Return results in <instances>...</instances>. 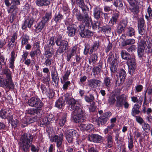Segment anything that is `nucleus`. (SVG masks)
Masks as SVG:
<instances>
[{"label":"nucleus","instance_id":"nucleus-1","mask_svg":"<svg viewBox=\"0 0 152 152\" xmlns=\"http://www.w3.org/2000/svg\"><path fill=\"white\" fill-rule=\"evenodd\" d=\"M68 109L73 110L74 119L76 123L83 122L86 118L87 114L82 106V101L80 99L77 101L73 98H71L67 102Z\"/></svg>","mask_w":152,"mask_h":152},{"label":"nucleus","instance_id":"nucleus-2","mask_svg":"<svg viewBox=\"0 0 152 152\" xmlns=\"http://www.w3.org/2000/svg\"><path fill=\"white\" fill-rule=\"evenodd\" d=\"M33 140V135L30 133H25L22 135L19 142L21 150L24 152H27L29 151V147H31V150L32 152H38L39 149L37 147L34 145H31Z\"/></svg>","mask_w":152,"mask_h":152},{"label":"nucleus","instance_id":"nucleus-3","mask_svg":"<svg viewBox=\"0 0 152 152\" xmlns=\"http://www.w3.org/2000/svg\"><path fill=\"white\" fill-rule=\"evenodd\" d=\"M2 75H6V79L1 84V86L4 88H10L13 87L14 84L12 81V72L7 67H5L2 70Z\"/></svg>","mask_w":152,"mask_h":152},{"label":"nucleus","instance_id":"nucleus-4","mask_svg":"<svg viewBox=\"0 0 152 152\" xmlns=\"http://www.w3.org/2000/svg\"><path fill=\"white\" fill-rule=\"evenodd\" d=\"M62 36H59L56 41V44L58 46H60L58 50L60 53H63L67 50L69 47L67 41L61 39Z\"/></svg>","mask_w":152,"mask_h":152},{"label":"nucleus","instance_id":"nucleus-5","mask_svg":"<svg viewBox=\"0 0 152 152\" xmlns=\"http://www.w3.org/2000/svg\"><path fill=\"white\" fill-rule=\"evenodd\" d=\"M74 16H75L77 19L79 21H83V22H85V23L89 24L90 22H91V19L89 17L87 12L86 13L84 11V13L86 14L84 17L82 16L80 13L77 9H74L73 11Z\"/></svg>","mask_w":152,"mask_h":152},{"label":"nucleus","instance_id":"nucleus-6","mask_svg":"<svg viewBox=\"0 0 152 152\" xmlns=\"http://www.w3.org/2000/svg\"><path fill=\"white\" fill-rule=\"evenodd\" d=\"M120 90H118L115 92V98L116 102L115 106L116 107H122V104L125 100H127V99L126 95L124 94L119 95Z\"/></svg>","mask_w":152,"mask_h":152},{"label":"nucleus","instance_id":"nucleus-7","mask_svg":"<svg viewBox=\"0 0 152 152\" xmlns=\"http://www.w3.org/2000/svg\"><path fill=\"white\" fill-rule=\"evenodd\" d=\"M28 104L32 107L37 108L38 109H42L43 106V104L38 98L32 97L28 100Z\"/></svg>","mask_w":152,"mask_h":152},{"label":"nucleus","instance_id":"nucleus-8","mask_svg":"<svg viewBox=\"0 0 152 152\" xmlns=\"http://www.w3.org/2000/svg\"><path fill=\"white\" fill-rule=\"evenodd\" d=\"M78 31L80 36L82 37H90L93 35V33L88 29H85L84 25H81L77 28Z\"/></svg>","mask_w":152,"mask_h":152},{"label":"nucleus","instance_id":"nucleus-9","mask_svg":"<svg viewBox=\"0 0 152 152\" xmlns=\"http://www.w3.org/2000/svg\"><path fill=\"white\" fill-rule=\"evenodd\" d=\"M127 64L129 68V73L131 75H133L135 73L136 65L134 58H131L128 60Z\"/></svg>","mask_w":152,"mask_h":152},{"label":"nucleus","instance_id":"nucleus-10","mask_svg":"<svg viewBox=\"0 0 152 152\" xmlns=\"http://www.w3.org/2000/svg\"><path fill=\"white\" fill-rule=\"evenodd\" d=\"M148 43L145 40H141L138 44L137 50V54L139 58H141L144 56V49L146 45Z\"/></svg>","mask_w":152,"mask_h":152},{"label":"nucleus","instance_id":"nucleus-11","mask_svg":"<svg viewBox=\"0 0 152 152\" xmlns=\"http://www.w3.org/2000/svg\"><path fill=\"white\" fill-rule=\"evenodd\" d=\"M77 133V131L73 129L68 130L66 132V138L69 143L72 142L73 137L76 136Z\"/></svg>","mask_w":152,"mask_h":152},{"label":"nucleus","instance_id":"nucleus-12","mask_svg":"<svg viewBox=\"0 0 152 152\" xmlns=\"http://www.w3.org/2000/svg\"><path fill=\"white\" fill-rule=\"evenodd\" d=\"M63 135L61 133L59 135H55L53 136L52 139V141L56 142V146L58 148H60L62 147L63 140Z\"/></svg>","mask_w":152,"mask_h":152},{"label":"nucleus","instance_id":"nucleus-13","mask_svg":"<svg viewBox=\"0 0 152 152\" xmlns=\"http://www.w3.org/2000/svg\"><path fill=\"white\" fill-rule=\"evenodd\" d=\"M0 117L3 118L12 120V114L9 110L2 109L0 111Z\"/></svg>","mask_w":152,"mask_h":152},{"label":"nucleus","instance_id":"nucleus-14","mask_svg":"<svg viewBox=\"0 0 152 152\" xmlns=\"http://www.w3.org/2000/svg\"><path fill=\"white\" fill-rule=\"evenodd\" d=\"M88 83L89 87L92 88H96L101 86L102 82L99 80L93 79L88 80Z\"/></svg>","mask_w":152,"mask_h":152},{"label":"nucleus","instance_id":"nucleus-15","mask_svg":"<svg viewBox=\"0 0 152 152\" xmlns=\"http://www.w3.org/2000/svg\"><path fill=\"white\" fill-rule=\"evenodd\" d=\"M142 100L140 99L138 102V104H135L132 108L131 114L133 116H135L136 115H138L140 113L139 110L142 104Z\"/></svg>","mask_w":152,"mask_h":152},{"label":"nucleus","instance_id":"nucleus-16","mask_svg":"<svg viewBox=\"0 0 152 152\" xmlns=\"http://www.w3.org/2000/svg\"><path fill=\"white\" fill-rule=\"evenodd\" d=\"M89 139L95 143H99L102 142L103 137L98 134H94L90 136Z\"/></svg>","mask_w":152,"mask_h":152},{"label":"nucleus","instance_id":"nucleus-17","mask_svg":"<svg viewBox=\"0 0 152 152\" xmlns=\"http://www.w3.org/2000/svg\"><path fill=\"white\" fill-rule=\"evenodd\" d=\"M42 112V109L31 108L26 110V113L31 115H34L36 114L37 115H40Z\"/></svg>","mask_w":152,"mask_h":152},{"label":"nucleus","instance_id":"nucleus-18","mask_svg":"<svg viewBox=\"0 0 152 152\" xmlns=\"http://www.w3.org/2000/svg\"><path fill=\"white\" fill-rule=\"evenodd\" d=\"M18 11V8L15 5H12L11 6L10 8L7 10L8 13H12L10 17V20L12 21L14 19V16Z\"/></svg>","mask_w":152,"mask_h":152},{"label":"nucleus","instance_id":"nucleus-19","mask_svg":"<svg viewBox=\"0 0 152 152\" xmlns=\"http://www.w3.org/2000/svg\"><path fill=\"white\" fill-rule=\"evenodd\" d=\"M102 13V9L99 7H96L94 9V16L96 20H98L100 18L101 14Z\"/></svg>","mask_w":152,"mask_h":152},{"label":"nucleus","instance_id":"nucleus-20","mask_svg":"<svg viewBox=\"0 0 152 152\" xmlns=\"http://www.w3.org/2000/svg\"><path fill=\"white\" fill-rule=\"evenodd\" d=\"M34 21L33 19L32 18L26 19L22 25V29H25L27 27L30 28L33 24Z\"/></svg>","mask_w":152,"mask_h":152},{"label":"nucleus","instance_id":"nucleus-21","mask_svg":"<svg viewBox=\"0 0 152 152\" xmlns=\"http://www.w3.org/2000/svg\"><path fill=\"white\" fill-rule=\"evenodd\" d=\"M76 2L83 11H85L86 13L88 12V10H87L88 7L85 5L83 0H76Z\"/></svg>","mask_w":152,"mask_h":152},{"label":"nucleus","instance_id":"nucleus-22","mask_svg":"<svg viewBox=\"0 0 152 152\" xmlns=\"http://www.w3.org/2000/svg\"><path fill=\"white\" fill-rule=\"evenodd\" d=\"M77 50V48L76 46H74L72 48L70 52L67 53L66 60L69 61L72 56L75 55L76 54Z\"/></svg>","mask_w":152,"mask_h":152},{"label":"nucleus","instance_id":"nucleus-23","mask_svg":"<svg viewBox=\"0 0 152 152\" xmlns=\"http://www.w3.org/2000/svg\"><path fill=\"white\" fill-rule=\"evenodd\" d=\"M50 2L48 0H36V3L39 7L46 6L50 4Z\"/></svg>","mask_w":152,"mask_h":152},{"label":"nucleus","instance_id":"nucleus-24","mask_svg":"<svg viewBox=\"0 0 152 152\" xmlns=\"http://www.w3.org/2000/svg\"><path fill=\"white\" fill-rule=\"evenodd\" d=\"M15 53L14 51H12L11 53V58L10 60L9 66V67L12 69L14 67V62L15 60Z\"/></svg>","mask_w":152,"mask_h":152},{"label":"nucleus","instance_id":"nucleus-25","mask_svg":"<svg viewBox=\"0 0 152 152\" xmlns=\"http://www.w3.org/2000/svg\"><path fill=\"white\" fill-rule=\"evenodd\" d=\"M119 17V14L117 13H114L109 22V23L112 26L114 24L116 23Z\"/></svg>","mask_w":152,"mask_h":152},{"label":"nucleus","instance_id":"nucleus-26","mask_svg":"<svg viewBox=\"0 0 152 152\" xmlns=\"http://www.w3.org/2000/svg\"><path fill=\"white\" fill-rule=\"evenodd\" d=\"M67 29L68 31L67 33H68L69 36L72 37L75 35L76 30L73 26H68L67 28Z\"/></svg>","mask_w":152,"mask_h":152},{"label":"nucleus","instance_id":"nucleus-27","mask_svg":"<svg viewBox=\"0 0 152 152\" xmlns=\"http://www.w3.org/2000/svg\"><path fill=\"white\" fill-rule=\"evenodd\" d=\"M117 61L116 58L113 60L110 66V70L113 73H115L117 70Z\"/></svg>","mask_w":152,"mask_h":152},{"label":"nucleus","instance_id":"nucleus-28","mask_svg":"<svg viewBox=\"0 0 152 152\" xmlns=\"http://www.w3.org/2000/svg\"><path fill=\"white\" fill-rule=\"evenodd\" d=\"M51 18V13L50 12H46L43 17L42 21L46 23H47Z\"/></svg>","mask_w":152,"mask_h":152},{"label":"nucleus","instance_id":"nucleus-29","mask_svg":"<svg viewBox=\"0 0 152 152\" xmlns=\"http://www.w3.org/2000/svg\"><path fill=\"white\" fill-rule=\"evenodd\" d=\"M135 32V30L133 28L131 27H129L127 29L126 35L131 37L134 35Z\"/></svg>","mask_w":152,"mask_h":152},{"label":"nucleus","instance_id":"nucleus-30","mask_svg":"<svg viewBox=\"0 0 152 152\" xmlns=\"http://www.w3.org/2000/svg\"><path fill=\"white\" fill-rule=\"evenodd\" d=\"M98 58V56L96 54H92L91 56L89 59V64H91L92 63H93V64L95 63L97 61Z\"/></svg>","mask_w":152,"mask_h":152},{"label":"nucleus","instance_id":"nucleus-31","mask_svg":"<svg viewBox=\"0 0 152 152\" xmlns=\"http://www.w3.org/2000/svg\"><path fill=\"white\" fill-rule=\"evenodd\" d=\"M121 55L122 58L123 59L128 60L131 58L130 55L124 50H122L121 51Z\"/></svg>","mask_w":152,"mask_h":152},{"label":"nucleus","instance_id":"nucleus-32","mask_svg":"<svg viewBox=\"0 0 152 152\" xmlns=\"http://www.w3.org/2000/svg\"><path fill=\"white\" fill-rule=\"evenodd\" d=\"M67 115L66 113H64L63 114L60 120L59 124L61 126H63L65 123L66 121V117Z\"/></svg>","mask_w":152,"mask_h":152},{"label":"nucleus","instance_id":"nucleus-33","mask_svg":"<svg viewBox=\"0 0 152 152\" xmlns=\"http://www.w3.org/2000/svg\"><path fill=\"white\" fill-rule=\"evenodd\" d=\"M135 40L132 39H129L123 42H122L121 44L123 46L131 44H133L135 43Z\"/></svg>","mask_w":152,"mask_h":152},{"label":"nucleus","instance_id":"nucleus-34","mask_svg":"<svg viewBox=\"0 0 152 152\" xmlns=\"http://www.w3.org/2000/svg\"><path fill=\"white\" fill-rule=\"evenodd\" d=\"M133 139V137L130 135V138L129 139L128 148L131 151H132V149L134 147Z\"/></svg>","mask_w":152,"mask_h":152},{"label":"nucleus","instance_id":"nucleus-35","mask_svg":"<svg viewBox=\"0 0 152 152\" xmlns=\"http://www.w3.org/2000/svg\"><path fill=\"white\" fill-rule=\"evenodd\" d=\"M46 24L45 23L41 20L37 24V26L36 27L37 30L39 31H40L44 28Z\"/></svg>","mask_w":152,"mask_h":152},{"label":"nucleus","instance_id":"nucleus-36","mask_svg":"<svg viewBox=\"0 0 152 152\" xmlns=\"http://www.w3.org/2000/svg\"><path fill=\"white\" fill-rule=\"evenodd\" d=\"M85 101L88 103L94 102L93 101L94 99V96L92 94L89 95V96H85L84 97Z\"/></svg>","mask_w":152,"mask_h":152},{"label":"nucleus","instance_id":"nucleus-37","mask_svg":"<svg viewBox=\"0 0 152 152\" xmlns=\"http://www.w3.org/2000/svg\"><path fill=\"white\" fill-rule=\"evenodd\" d=\"M29 37L27 35H24L22 37L21 43L22 46L27 44L28 42Z\"/></svg>","mask_w":152,"mask_h":152},{"label":"nucleus","instance_id":"nucleus-38","mask_svg":"<svg viewBox=\"0 0 152 152\" xmlns=\"http://www.w3.org/2000/svg\"><path fill=\"white\" fill-rule=\"evenodd\" d=\"M64 102L61 99H58L56 102L55 105L58 108H61L63 106Z\"/></svg>","mask_w":152,"mask_h":152},{"label":"nucleus","instance_id":"nucleus-39","mask_svg":"<svg viewBox=\"0 0 152 152\" xmlns=\"http://www.w3.org/2000/svg\"><path fill=\"white\" fill-rule=\"evenodd\" d=\"M99 45V41H95L94 44L92 48L91 49L90 51V53H92L94 51L96 50L98 48Z\"/></svg>","mask_w":152,"mask_h":152},{"label":"nucleus","instance_id":"nucleus-40","mask_svg":"<svg viewBox=\"0 0 152 152\" xmlns=\"http://www.w3.org/2000/svg\"><path fill=\"white\" fill-rule=\"evenodd\" d=\"M145 17L147 20H148L149 18L151 19L152 18V10L150 7H148L147 9Z\"/></svg>","mask_w":152,"mask_h":152},{"label":"nucleus","instance_id":"nucleus-41","mask_svg":"<svg viewBox=\"0 0 152 152\" xmlns=\"http://www.w3.org/2000/svg\"><path fill=\"white\" fill-rule=\"evenodd\" d=\"M142 128L144 131L148 132L150 130V126L149 125L144 122L142 124Z\"/></svg>","mask_w":152,"mask_h":152},{"label":"nucleus","instance_id":"nucleus-42","mask_svg":"<svg viewBox=\"0 0 152 152\" xmlns=\"http://www.w3.org/2000/svg\"><path fill=\"white\" fill-rule=\"evenodd\" d=\"M41 53V51L39 49H37L34 51H31L30 52V56L33 58L35 55L39 56Z\"/></svg>","mask_w":152,"mask_h":152},{"label":"nucleus","instance_id":"nucleus-43","mask_svg":"<svg viewBox=\"0 0 152 152\" xmlns=\"http://www.w3.org/2000/svg\"><path fill=\"white\" fill-rule=\"evenodd\" d=\"M114 5L116 7H118L119 8L122 9L123 7L122 2L120 0H116L114 2Z\"/></svg>","mask_w":152,"mask_h":152},{"label":"nucleus","instance_id":"nucleus-44","mask_svg":"<svg viewBox=\"0 0 152 152\" xmlns=\"http://www.w3.org/2000/svg\"><path fill=\"white\" fill-rule=\"evenodd\" d=\"M116 99L113 96H110L108 99V103L110 105H113L116 103Z\"/></svg>","mask_w":152,"mask_h":152},{"label":"nucleus","instance_id":"nucleus-45","mask_svg":"<svg viewBox=\"0 0 152 152\" xmlns=\"http://www.w3.org/2000/svg\"><path fill=\"white\" fill-rule=\"evenodd\" d=\"M71 73V71L70 70H67L65 74L63 76V81L61 82V83H63V81H66V80H68L69 78V75Z\"/></svg>","mask_w":152,"mask_h":152},{"label":"nucleus","instance_id":"nucleus-46","mask_svg":"<svg viewBox=\"0 0 152 152\" xmlns=\"http://www.w3.org/2000/svg\"><path fill=\"white\" fill-rule=\"evenodd\" d=\"M111 80L109 77H107L104 79V84L107 87H110L111 84Z\"/></svg>","mask_w":152,"mask_h":152},{"label":"nucleus","instance_id":"nucleus-47","mask_svg":"<svg viewBox=\"0 0 152 152\" xmlns=\"http://www.w3.org/2000/svg\"><path fill=\"white\" fill-rule=\"evenodd\" d=\"M126 76V73L125 70L123 69L121 70L119 73V76L120 79H124L125 78Z\"/></svg>","mask_w":152,"mask_h":152},{"label":"nucleus","instance_id":"nucleus-48","mask_svg":"<svg viewBox=\"0 0 152 152\" xmlns=\"http://www.w3.org/2000/svg\"><path fill=\"white\" fill-rule=\"evenodd\" d=\"M63 16L61 14H58L56 15L54 19L55 21L56 22H60L61 20L63 19Z\"/></svg>","mask_w":152,"mask_h":152},{"label":"nucleus","instance_id":"nucleus-49","mask_svg":"<svg viewBox=\"0 0 152 152\" xmlns=\"http://www.w3.org/2000/svg\"><path fill=\"white\" fill-rule=\"evenodd\" d=\"M51 76L52 79L54 83H58L59 78L57 75L52 74Z\"/></svg>","mask_w":152,"mask_h":152},{"label":"nucleus","instance_id":"nucleus-50","mask_svg":"<svg viewBox=\"0 0 152 152\" xmlns=\"http://www.w3.org/2000/svg\"><path fill=\"white\" fill-rule=\"evenodd\" d=\"M145 26L138 27V32L140 34L142 35L145 32Z\"/></svg>","mask_w":152,"mask_h":152},{"label":"nucleus","instance_id":"nucleus-51","mask_svg":"<svg viewBox=\"0 0 152 152\" xmlns=\"http://www.w3.org/2000/svg\"><path fill=\"white\" fill-rule=\"evenodd\" d=\"M125 28L119 24L117 27V31L118 33L121 34L124 30Z\"/></svg>","mask_w":152,"mask_h":152},{"label":"nucleus","instance_id":"nucleus-52","mask_svg":"<svg viewBox=\"0 0 152 152\" xmlns=\"http://www.w3.org/2000/svg\"><path fill=\"white\" fill-rule=\"evenodd\" d=\"M49 124L46 117L43 118L41 121V124L42 125H46Z\"/></svg>","mask_w":152,"mask_h":152},{"label":"nucleus","instance_id":"nucleus-53","mask_svg":"<svg viewBox=\"0 0 152 152\" xmlns=\"http://www.w3.org/2000/svg\"><path fill=\"white\" fill-rule=\"evenodd\" d=\"M101 28V29L103 31L106 32L107 31L110 32L111 31V28L108 25L103 26Z\"/></svg>","mask_w":152,"mask_h":152},{"label":"nucleus","instance_id":"nucleus-54","mask_svg":"<svg viewBox=\"0 0 152 152\" xmlns=\"http://www.w3.org/2000/svg\"><path fill=\"white\" fill-rule=\"evenodd\" d=\"M136 49V47L135 45H133L130 46L128 48L127 50L129 52L133 53L135 52Z\"/></svg>","mask_w":152,"mask_h":152},{"label":"nucleus","instance_id":"nucleus-55","mask_svg":"<svg viewBox=\"0 0 152 152\" xmlns=\"http://www.w3.org/2000/svg\"><path fill=\"white\" fill-rule=\"evenodd\" d=\"M95 104L94 102H93L92 104L90 105L89 109L90 112H93L95 110L96 108L94 105Z\"/></svg>","mask_w":152,"mask_h":152},{"label":"nucleus","instance_id":"nucleus-56","mask_svg":"<svg viewBox=\"0 0 152 152\" xmlns=\"http://www.w3.org/2000/svg\"><path fill=\"white\" fill-rule=\"evenodd\" d=\"M143 88L142 85H137L135 87V89L136 90V92H141Z\"/></svg>","mask_w":152,"mask_h":152},{"label":"nucleus","instance_id":"nucleus-57","mask_svg":"<svg viewBox=\"0 0 152 152\" xmlns=\"http://www.w3.org/2000/svg\"><path fill=\"white\" fill-rule=\"evenodd\" d=\"M145 26V22L143 18L140 19L138 22V27Z\"/></svg>","mask_w":152,"mask_h":152},{"label":"nucleus","instance_id":"nucleus-58","mask_svg":"<svg viewBox=\"0 0 152 152\" xmlns=\"http://www.w3.org/2000/svg\"><path fill=\"white\" fill-rule=\"evenodd\" d=\"M145 41L148 42V43L146 45V46H147L148 52L149 53H151L152 52V44L150 42Z\"/></svg>","mask_w":152,"mask_h":152},{"label":"nucleus","instance_id":"nucleus-59","mask_svg":"<svg viewBox=\"0 0 152 152\" xmlns=\"http://www.w3.org/2000/svg\"><path fill=\"white\" fill-rule=\"evenodd\" d=\"M8 120L11 121V124L12 126H14V127H16L18 123V121L17 119L15 120L14 121L13 120V115H12V120Z\"/></svg>","mask_w":152,"mask_h":152},{"label":"nucleus","instance_id":"nucleus-60","mask_svg":"<svg viewBox=\"0 0 152 152\" xmlns=\"http://www.w3.org/2000/svg\"><path fill=\"white\" fill-rule=\"evenodd\" d=\"M136 121L139 123L141 125L144 122V121L141 117L139 116H136Z\"/></svg>","mask_w":152,"mask_h":152},{"label":"nucleus","instance_id":"nucleus-61","mask_svg":"<svg viewBox=\"0 0 152 152\" xmlns=\"http://www.w3.org/2000/svg\"><path fill=\"white\" fill-rule=\"evenodd\" d=\"M64 83L63 85V89L65 90L69 86H70L71 83L70 81H64Z\"/></svg>","mask_w":152,"mask_h":152},{"label":"nucleus","instance_id":"nucleus-62","mask_svg":"<svg viewBox=\"0 0 152 152\" xmlns=\"http://www.w3.org/2000/svg\"><path fill=\"white\" fill-rule=\"evenodd\" d=\"M46 117L47 118L49 122L51 121H53L54 119V116L52 114H48Z\"/></svg>","mask_w":152,"mask_h":152},{"label":"nucleus","instance_id":"nucleus-63","mask_svg":"<svg viewBox=\"0 0 152 152\" xmlns=\"http://www.w3.org/2000/svg\"><path fill=\"white\" fill-rule=\"evenodd\" d=\"M127 20L126 19H124L121 21V23L119 24L125 28L127 25Z\"/></svg>","mask_w":152,"mask_h":152},{"label":"nucleus","instance_id":"nucleus-64","mask_svg":"<svg viewBox=\"0 0 152 152\" xmlns=\"http://www.w3.org/2000/svg\"><path fill=\"white\" fill-rule=\"evenodd\" d=\"M101 68L98 66L94 67L93 68L92 71L94 73H97L100 72Z\"/></svg>","mask_w":152,"mask_h":152}]
</instances>
